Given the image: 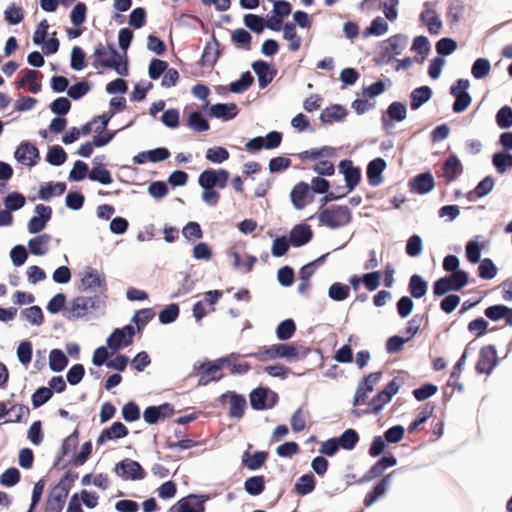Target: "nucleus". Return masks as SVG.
<instances>
[{"label":"nucleus","instance_id":"obj_58","mask_svg":"<svg viewBox=\"0 0 512 512\" xmlns=\"http://www.w3.org/2000/svg\"><path fill=\"white\" fill-rule=\"evenodd\" d=\"M244 25L251 31L260 34L265 29V20L256 14H246L243 18Z\"/></svg>","mask_w":512,"mask_h":512},{"label":"nucleus","instance_id":"obj_8","mask_svg":"<svg viewBox=\"0 0 512 512\" xmlns=\"http://www.w3.org/2000/svg\"><path fill=\"white\" fill-rule=\"evenodd\" d=\"M408 44V37L403 34L391 36L385 41L382 47L381 57L386 63L391 62L396 56L400 55Z\"/></svg>","mask_w":512,"mask_h":512},{"label":"nucleus","instance_id":"obj_21","mask_svg":"<svg viewBox=\"0 0 512 512\" xmlns=\"http://www.w3.org/2000/svg\"><path fill=\"white\" fill-rule=\"evenodd\" d=\"M434 186V178L429 172L421 173L410 181L411 191L420 195L431 192L434 189Z\"/></svg>","mask_w":512,"mask_h":512},{"label":"nucleus","instance_id":"obj_13","mask_svg":"<svg viewBox=\"0 0 512 512\" xmlns=\"http://www.w3.org/2000/svg\"><path fill=\"white\" fill-rule=\"evenodd\" d=\"M210 499L209 495L191 494L178 502L177 512H204L205 503Z\"/></svg>","mask_w":512,"mask_h":512},{"label":"nucleus","instance_id":"obj_30","mask_svg":"<svg viewBox=\"0 0 512 512\" xmlns=\"http://www.w3.org/2000/svg\"><path fill=\"white\" fill-rule=\"evenodd\" d=\"M463 172L461 161L456 155H450L443 165V176L447 182L454 181Z\"/></svg>","mask_w":512,"mask_h":512},{"label":"nucleus","instance_id":"obj_47","mask_svg":"<svg viewBox=\"0 0 512 512\" xmlns=\"http://www.w3.org/2000/svg\"><path fill=\"white\" fill-rule=\"evenodd\" d=\"M337 439L342 449L352 450L359 441V435L356 430L350 428L345 430Z\"/></svg>","mask_w":512,"mask_h":512},{"label":"nucleus","instance_id":"obj_29","mask_svg":"<svg viewBox=\"0 0 512 512\" xmlns=\"http://www.w3.org/2000/svg\"><path fill=\"white\" fill-rule=\"evenodd\" d=\"M420 19L426 24L430 34H440L442 30V21L435 10L425 9L421 12Z\"/></svg>","mask_w":512,"mask_h":512},{"label":"nucleus","instance_id":"obj_41","mask_svg":"<svg viewBox=\"0 0 512 512\" xmlns=\"http://www.w3.org/2000/svg\"><path fill=\"white\" fill-rule=\"evenodd\" d=\"M68 364V359L60 349H52L49 353V367L53 372H61Z\"/></svg>","mask_w":512,"mask_h":512},{"label":"nucleus","instance_id":"obj_57","mask_svg":"<svg viewBox=\"0 0 512 512\" xmlns=\"http://www.w3.org/2000/svg\"><path fill=\"white\" fill-rule=\"evenodd\" d=\"M478 275L485 280L493 279L497 275V267L490 258H484L480 261Z\"/></svg>","mask_w":512,"mask_h":512},{"label":"nucleus","instance_id":"obj_14","mask_svg":"<svg viewBox=\"0 0 512 512\" xmlns=\"http://www.w3.org/2000/svg\"><path fill=\"white\" fill-rule=\"evenodd\" d=\"M81 285L85 291L97 292L106 287V281L96 269L87 268L81 279Z\"/></svg>","mask_w":512,"mask_h":512},{"label":"nucleus","instance_id":"obj_2","mask_svg":"<svg viewBox=\"0 0 512 512\" xmlns=\"http://www.w3.org/2000/svg\"><path fill=\"white\" fill-rule=\"evenodd\" d=\"M318 220L331 229H337L350 223L351 212L347 206L333 205L322 210L318 214Z\"/></svg>","mask_w":512,"mask_h":512},{"label":"nucleus","instance_id":"obj_6","mask_svg":"<svg viewBox=\"0 0 512 512\" xmlns=\"http://www.w3.org/2000/svg\"><path fill=\"white\" fill-rule=\"evenodd\" d=\"M229 172L225 169H206L200 173L198 184L200 187L226 188L229 180Z\"/></svg>","mask_w":512,"mask_h":512},{"label":"nucleus","instance_id":"obj_1","mask_svg":"<svg viewBox=\"0 0 512 512\" xmlns=\"http://www.w3.org/2000/svg\"><path fill=\"white\" fill-rule=\"evenodd\" d=\"M93 57L94 67L113 69L120 76L128 75V59L124 53L121 56L113 46L105 47L99 44L95 47Z\"/></svg>","mask_w":512,"mask_h":512},{"label":"nucleus","instance_id":"obj_43","mask_svg":"<svg viewBox=\"0 0 512 512\" xmlns=\"http://www.w3.org/2000/svg\"><path fill=\"white\" fill-rule=\"evenodd\" d=\"M127 339L119 328L113 330V332L109 335L106 340L107 347L112 351L116 352L120 350L122 347L129 346L131 343H126Z\"/></svg>","mask_w":512,"mask_h":512},{"label":"nucleus","instance_id":"obj_25","mask_svg":"<svg viewBox=\"0 0 512 512\" xmlns=\"http://www.w3.org/2000/svg\"><path fill=\"white\" fill-rule=\"evenodd\" d=\"M395 473V471L391 472L390 474L386 475L384 478H382L380 480V482H378L375 487L366 494L365 498H364V505L366 507H370L372 506L381 496H383L391 481H392V477H393V474Z\"/></svg>","mask_w":512,"mask_h":512},{"label":"nucleus","instance_id":"obj_35","mask_svg":"<svg viewBox=\"0 0 512 512\" xmlns=\"http://www.w3.org/2000/svg\"><path fill=\"white\" fill-rule=\"evenodd\" d=\"M310 190L309 185L306 182H299L296 184L291 193L290 198L292 201L293 206L297 210H301L305 207V198Z\"/></svg>","mask_w":512,"mask_h":512},{"label":"nucleus","instance_id":"obj_28","mask_svg":"<svg viewBox=\"0 0 512 512\" xmlns=\"http://www.w3.org/2000/svg\"><path fill=\"white\" fill-rule=\"evenodd\" d=\"M347 115L346 109L338 104L331 105L325 108L321 113L319 119L322 123L332 124L334 122L342 121Z\"/></svg>","mask_w":512,"mask_h":512},{"label":"nucleus","instance_id":"obj_34","mask_svg":"<svg viewBox=\"0 0 512 512\" xmlns=\"http://www.w3.org/2000/svg\"><path fill=\"white\" fill-rule=\"evenodd\" d=\"M408 290L415 299L424 297L428 291V283L418 274H413L409 279Z\"/></svg>","mask_w":512,"mask_h":512},{"label":"nucleus","instance_id":"obj_18","mask_svg":"<svg viewBox=\"0 0 512 512\" xmlns=\"http://www.w3.org/2000/svg\"><path fill=\"white\" fill-rule=\"evenodd\" d=\"M226 398L230 399L229 416L231 418L237 419L242 418L246 408L245 397L243 395L237 394L236 392L228 391L220 396V401L223 402Z\"/></svg>","mask_w":512,"mask_h":512},{"label":"nucleus","instance_id":"obj_42","mask_svg":"<svg viewBox=\"0 0 512 512\" xmlns=\"http://www.w3.org/2000/svg\"><path fill=\"white\" fill-rule=\"evenodd\" d=\"M245 491L252 496L260 495L265 489V481L263 476H252L244 482Z\"/></svg>","mask_w":512,"mask_h":512},{"label":"nucleus","instance_id":"obj_63","mask_svg":"<svg viewBox=\"0 0 512 512\" xmlns=\"http://www.w3.org/2000/svg\"><path fill=\"white\" fill-rule=\"evenodd\" d=\"M182 235L188 241L203 237V231L198 222L190 221L182 229Z\"/></svg>","mask_w":512,"mask_h":512},{"label":"nucleus","instance_id":"obj_52","mask_svg":"<svg viewBox=\"0 0 512 512\" xmlns=\"http://www.w3.org/2000/svg\"><path fill=\"white\" fill-rule=\"evenodd\" d=\"M349 295V286L339 282L333 283L328 289V297L334 301H344Z\"/></svg>","mask_w":512,"mask_h":512},{"label":"nucleus","instance_id":"obj_10","mask_svg":"<svg viewBox=\"0 0 512 512\" xmlns=\"http://www.w3.org/2000/svg\"><path fill=\"white\" fill-rule=\"evenodd\" d=\"M35 213L37 215L31 217L28 222V231L31 234H37L46 227V224L51 219L52 209L50 206L37 204L35 206Z\"/></svg>","mask_w":512,"mask_h":512},{"label":"nucleus","instance_id":"obj_19","mask_svg":"<svg viewBox=\"0 0 512 512\" xmlns=\"http://www.w3.org/2000/svg\"><path fill=\"white\" fill-rule=\"evenodd\" d=\"M252 69L257 75L258 85L261 89L266 88L273 81L276 74V71L271 69L270 65L263 60L253 62Z\"/></svg>","mask_w":512,"mask_h":512},{"label":"nucleus","instance_id":"obj_53","mask_svg":"<svg viewBox=\"0 0 512 512\" xmlns=\"http://www.w3.org/2000/svg\"><path fill=\"white\" fill-rule=\"evenodd\" d=\"M296 331V325L292 319H286L279 323L276 328V336L279 340H289Z\"/></svg>","mask_w":512,"mask_h":512},{"label":"nucleus","instance_id":"obj_45","mask_svg":"<svg viewBox=\"0 0 512 512\" xmlns=\"http://www.w3.org/2000/svg\"><path fill=\"white\" fill-rule=\"evenodd\" d=\"M254 82V78L249 71L241 74L240 78L233 81L229 85V90L232 93H243L245 92Z\"/></svg>","mask_w":512,"mask_h":512},{"label":"nucleus","instance_id":"obj_46","mask_svg":"<svg viewBox=\"0 0 512 512\" xmlns=\"http://www.w3.org/2000/svg\"><path fill=\"white\" fill-rule=\"evenodd\" d=\"M492 163L498 173L504 174L508 167H512V154L497 152L492 157Z\"/></svg>","mask_w":512,"mask_h":512},{"label":"nucleus","instance_id":"obj_4","mask_svg":"<svg viewBox=\"0 0 512 512\" xmlns=\"http://www.w3.org/2000/svg\"><path fill=\"white\" fill-rule=\"evenodd\" d=\"M70 478L67 472L57 485H55L46 501V512H61L65 503V499L69 493V485L66 483Z\"/></svg>","mask_w":512,"mask_h":512},{"label":"nucleus","instance_id":"obj_62","mask_svg":"<svg viewBox=\"0 0 512 512\" xmlns=\"http://www.w3.org/2000/svg\"><path fill=\"white\" fill-rule=\"evenodd\" d=\"M53 396V392L48 387H39L32 395V405L34 408H39L48 402Z\"/></svg>","mask_w":512,"mask_h":512},{"label":"nucleus","instance_id":"obj_36","mask_svg":"<svg viewBox=\"0 0 512 512\" xmlns=\"http://www.w3.org/2000/svg\"><path fill=\"white\" fill-rule=\"evenodd\" d=\"M333 156H335V148L329 146H323L319 149L305 150L298 154V158L301 161L331 158Z\"/></svg>","mask_w":512,"mask_h":512},{"label":"nucleus","instance_id":"obj_40","mask_svg":"<svg viewBox=\"0 0 512 512\" xmlns=\"http://www.w3.org/2000/svg\"><path fill=\"white\" fill-rule=\"evenodd\" d=\"M88 178L91 181L99 182L102 185H109L113 182V178L109 170L104 168L101 164L97 163L88 173Z\"/></svg>","mask_w":512,"mask_h":512},{"label":"nucleus","instance_id":"obj_64","mask_svg":"<svg viewBox=\"0 0 512 512\" xmlns=\"http://www.w3.org/2000/svg\"><path fill=\"white\" fill-rule=\"evenodd\" d=\"M496 122L502 129H507L512 126V108L503 106L496 114Z\"/></svg>","mask_w":512,"mask_h":512},{"label":"nucleus","instance_id":"obj_50","mask_svg":"<svg viewBox=\"0 0 512 512\" xmlns=\"http://www.w3.org/2000/svg\"><path fill=\"white\" fill-rule=\"evenodd\" d=\"M390 401L391 399L388 397V395L380 391L369 402L368 408L365 410V413H372L377 415Z\"/></svg>","mask_w":512,"mask_h":512},{"label":"nucleus","instance_id":"obj_22","mask_svg":"<svg viewBox=\"0 0 512 512\" xmlns=\"http://www.w3.org/2000/svg\"><path fill=\"white\" fill-rule=\"evenodd\" d=\"M396 464H397V459L393 455L382 457L363 476V478L361 479V482H368L374 478L382 476L384 471L387 468L393 467Z\"/></svg>","mask_w":512,"mask_h":512},{"label":"nucleus","instance_id":"obj_55","mask_svg":"<svg viewBox=\"0 0 512 512\" xmlns=\"http://www.w3.org/2000/svg\"><path fill=\"white\" fill-rule=\"evenodd\" d=\"M411 49L421 56L419 62L422 63L429 54L431 45L428 38L421 35L414 38Z\"/></svg>","mask_w":512,"mask_h":512},{"label":"nucleus","instance_id":"obj_27","mask_svg":"<svg viewBox=\"0 0 512 512\" xmlns=\"http://www.w3.org/2000/svg\"><path fill=\"white\" fill-rule=\"evenodd\" d=\"M372 2H379V7L387 20L393 22L397 19L399 0H363L360 3V7L364 9Z\"/></svg>","mask_w":512,"mask_h":512},{"label":"nucleus","instance_id":"obj_38","mask_svg":"<svg viewBox=\"0 0 512 512\" xmlns=\"http://www.w3.org/2000/svg\"><path fill=\"white\" fill-rule=\"evenodd\" d=\"M283 37L289 42V50L295 52L301 46V37L296 33L295 24L287 22L282 27Z\"/></svg>","mask_w":512,"mask_h":512},{"label":"nucleus","instance_id":"obj_51","mask_svg":"<svg viewBox=\"0 0 512 512\" xmlns=\"http://www.w3.org/2000/svg\"><path fill=\"white\" fill-rule=\"evenodd\" d=\"M66 159L67 154L65 150L59 145L50 147L46 155V161L53 166L62 165Z\"/></svg>","mask_w":512,"mask_h":512},{"label":"nucleus","instance_id":"obj_59","mask_svg":"<svg viewBox=\"0 0 512 512\" xmlns=\"http://www.w3.org/2000/svg\"><path fill=\"white\" fill-rule=\"evenodd\" d=\"M25 203V197L19 192H11L4 199V205L10 212L21 209Z\"/></svg>","mask_w":512,"mask_h":512},{"label":"nucleus","instance_id":"obj_3","mask_svg":"<svg viewBox=\"0 0 512 512\" xmlns=\"http://www.w3.org/2000/svg\"><path fill=\"white\" fill-rule=\"evenodd\" d=\"M105 307V301L99 297L78 296L73 299L68 311L67 319L74 320L83 318L91 310H102Z\"/></svg>","mask_w":512,"mask_h":512},{"label":"nucleus","instance_id":"obj_20","mask_svg":"<svg viewBox=\"0 0 512 512\" xmlns=\"http://www.w3.org/2000/svg\"><path fill=\"white\" fill-rule=\"evenodd\" d=\"M387 116L382 117V123L385 128L392 126V121L401 122L407 117V108L402 102H392L387 108Z\"/></svg>","mask_w":512,"mask_h":512},{"label":"nucleus","instance_id":"obj_54","mask_svg":"<svg viewBox=\"0 0 512 512\" xmlns=\"http://www.w3.org/2000/svg\"><path fill=\"white\" fill-rule=\"evenodd\" d=\"M21 317L32 325L40 326L43 323V313L39 306H31L21 311Z\"/></svg>","mask_w":512,"mask_h":512},{"label":"nucleus","instance_id":"obj_26","mask_svg":"<svg viewBox=\"0 0 512 512\" xmlns=\"http://www.w3.org/2000/svg\"><path fill=\"white\" fill-rule=\"evenodd\" d=\"M252 447L251 444L248 445V449ZM268 453L265 451H256L253 454L249 453V450H246L242 456L241 461L242 464L250 471L258 470L267 460Z\"/></svg>","mask_w":512,"mask_h":512},{"label":"nucleus","instance_id":"obj_15","mask_svg":"<svg viewBox=\"0 0 512 512\" xmlns=\"http://www.w3.org/2000/svg\"><path fill=\"white\" fill-rule=\"evenodd\" d=\"M239 113L235 103H217L209 107L208 115L223 121L234 119Z\"/></svg>","mask_w":512,"mask_h":512},{"label":"nucleus","instance_id":"obj_9","mask_svg":"<svg viewBox=\"0 0 512 512\" xmlns=\"http://www.w3.org/2000/svg\"><path fill=\"white\" fill-rule=\"evenodd\" d=\"M498 363L496 349L493 345L484 346L479 353L476 371L479 374H490Z\"/></svg>","mask_w":512,"mask_h":512},{"label":"nucleus","instance_id":"obj_7","mask_svg":"<svg viewBox=\"0 0 512 512\" xmlns=\"http://www.w3.org/2000/svg\"><path fill=\"white\" fill-rule=\"evenodd\" d=\"M115 474L124 480H142L145 478V471L142 466L132 459L126 458L115 465Z\"/></svg>","mask_w":512,"mask_h":512},{"label":"nucleus","instance_id":"obj_56","mask_svg":"<svg viewBox=\"0 0 512 512\" xmlns=\"http://www.w3.org/2000/svg\"><path fill=\"white\" fill-rule=\"evenodd\" d=\"M491 70V63L486 58H478L472 65L471 74L476 79H483Z\"/></svg>","mask_w":512,"mask_h":512},{"label":"nucleus","instance_id":"obj_48","mask_svg":"<svg viewBox=\"0 0 512 512\" xmlns=\"http://www.w3.org/2000/svg\"><path fill=\"white\" fill-rule=\"evenodd\" d=\"M188 126L195 132H204L210 128L209 122L199 111H194L189 115Z\"/></svg>","mask_w":512,"mask_h":512},{"label":"nucleus","instance_id":"obj_37","mask_svg":"<svg viewBox=\"0 0 512 512\" xmlns=\"http://www.w3.org/2000/svg\"><path fill=\"white\" fill-rule=\"evenodd\" d=\"M51 240L50 235L41 234L28 241V247L33 255L42 256L48 251V244Z\"/></svg>","mask_w":512,"mask_h":512},{"label":"nucleus","instance_id":"obj_32","mask_svg":"<svg viewBox=\"0 0 512 512\" xmlns=\"http://www.w3.org/2000/svg\"><path fill=\"white\" fill-rule=\"evenodd\" d=\"M219 54V42L213 36L212 40L207 43L203 50L201 57L202 66H213L216 63L217 59L219 58Z\"/></svg>","mask_w":512,"mask_h":512},{"label":"nucleus","instance_id":"obj_23","mask_svg":"<svg viewBox=\"0 0 512 512\" xmlns=\"http://www.w3.org/2000/svg\"><path fill=\"white\" fill-rule=\"evenodd\" d=\"M387 164L383 158L373 159L367 166V178L371 186L377 187L383 182L382 173Z\"/></svg>","mask_w":512,"mask_h":512},{"label":"nucleus","instance_id":"obj_17","mask_svg":"<svg viewBox=\"0 0 512 512\" xmlns=\"http://www.w3.org/2000/svg\"><path fill=\"white\" fill-rule=\"evenodd\" d=\"M127 435V427L123 423L117 421L114 422L110 427L103 429L100 432L96 442L99 445H103L107 441L118 440L126 437Z\"/></svg>","mask_w":512,"mask_h":512},{"label":"nucleus","instance_id":"obj_16","mask_svg":"<svg viewBox=\"0 0 512 512\" xmlns=\"http://www.w3.org/2000/svg\"><path fill=\"white\" fill-rule=\"evenodd\" d=\"M270 359H285L288 361L299 359V353L295 346L287 343L273 344L269 346L267 353Z\"/></svg>","mask_w":512,"mask_h":512},{"label":"nucleus","instance_id":"obj_60","mask_svg":"<svg viewBox=\"0 0 512 512\" xmlns=\"http://www.w3.org/2000/svg\"><path fill=\"white\" fill-rule=\"evenodd\" d=\"M154 315L155 313L151 308H144L135 312L131 318V322L136 324L137 330L140 331Z\"/></svg>","mask_w":512,"mask_h":512},{"label":"nucleus","instance_id":"obj_33","mask_svg":"<svg viewBox=\"0 0 512 512\" xmlns=\"http://www.w3.org/2000/svg\"><path fill=\"white\" fill-rule=\"evenodd\" d=\"M268 391L267 388L259 387L250 393V405L254 410H265L274 405L275 400L270 405L266 403Z\"/></svg>","mask_w":512,"mask_h":512},{"label":"nucleus","instance_id":"obj_49","mask_svg":"<svg viewBox=\"0 0 512 512\" xmlns=\"http://www.w3.org/2000/svg\"><path fill=\"white\" fill-rule=\"evenodd\" d=\"M229 157L228 150L220 146L208 148L205 154V158L214 164H221L228 160Z\"/></svg>","mask_w":512,"mask_h":512},{"label":"nucleus","instance_id":"obj_61","mask_svg":"<svg viewBox=\"0 0 512 512\" xmlns=\"http://www.w3.org/2000/svg\"><path fill=\"white\" fill-rule=\"evenodd\" d=\"M389 25L382 17L374 18L366 29V35L382 36L388 32Z\"/></svg>","mask_w":512,"mask_h":512},{"label":"nucleus","instance_id":"obj_11","mask_svg":"<svg viewBox=\"0 0 512 512\" xmlns=\"http://www.w3.org/2000/svg\"><path fill=\"white\" fill-rule=\"evenodd\" d=\"M14 157L19 163L32 167L37 164L40 155L34 144L24 141L17 147Z\"/></svg>","mask_w":512,"mask_h":512},{"label":"nucleus","instance_id":"obj_5","mask_svg":"<svg viewBox=\"0 0 512 512\" xmlns=\"http://www.w3.org/2000/svg\"><path fill=\"white\" fill-rule=\"evenodd\" d=\"M470 82L467 79H458L451 87L450 94L455 98L452 106L454 113H462L472 102V97L468 93Z\"/></svg>","mask_w":512,"mask_h":512},{"label":"nucleus","instance_id":"obj_44","mask_svg":"<svg viewBox=\"0 0 512 512\" xmlns=\"http://www.w3.org/2000/svg\"><path fill=\"white\" fill-rule=\"evenodd\" d=\"M315 484L316 483L312 474H304L295 483L294 489L297 494L304 496L314 490Z\"/></svg>","mask_w":512,"mask_h":512},{"label":"nucleus","instance_id":"obj_24","mask_svg":"<svg viewBox=\"0 0 512 512\" xmlns=\"http://www.w3.org/2000/svg\"><path fill=\"white\" fill-rule=\"evenodd\" d=\"M312 235L309 225L297 224L290 231L289 241L294 247H301L311 240Z\"/></svg>","mask_w":512,"mask_h":512},{"label":"nucleus","instance_id":"obj_12","mask_svg":"<svg viewBox=\"0 0 512 512\" xmlns=\"http://www.w3.org/2000/svg\"><path fill=\"white\" fill-rule=\"evenodd\" d=\"M339 170L344 176L346 183V192H351L361 179L360 169L355 167L351 160H342L339 164Z\"/></svg>","mask_w":512,"mask_h":512},{"label":"nucleus","instance_id":"obj_31","mask_svg":"<svg viewBox=\"0 0 512 512\" xmlns=\"http://www.w3.org/2000/svg\"><path fill=\"white\" fill-rule=\"evenodd\" d=\"M432 97V89L429 86L415 88L410 94V108L418 110L427 103Z\"/></svg>","mask_w":512,"mask_h":512},{"label":"nucleus","instance_id":"obj_39","mask_svg":"<svg viewBox=\"0 0 512 512\" xmlns=\"http://www.w3.org/2000/svg\"><path fill=\"white\" fill-rule=\"evenodd\" d=\"M65 190L66 184L64 182L48 183L40 187L38 194L41 200L48 201L54 195H62Z\"/></svg>","mask_w":512,"mask_h":512}]
</instances>
